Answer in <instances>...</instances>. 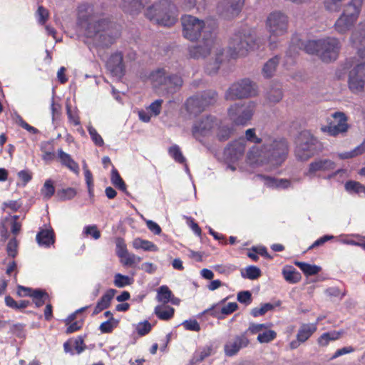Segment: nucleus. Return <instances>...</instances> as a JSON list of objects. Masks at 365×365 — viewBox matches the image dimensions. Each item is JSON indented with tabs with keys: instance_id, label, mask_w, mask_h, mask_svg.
<instances>
[{
	"instance_id": "obj_1",
	"label": "nucleus",
	"mask_w": 365,
	"mask_h": 365,
	"mask_svg": "<svg viewBox=\"0 0 365 365\" xmlns=\"http://www.w3.org/2000/svg\"><path fill=\"white\" fill-rule=\"evenodd\" d=\"M78 24L87 38H91L96 47L108 48L120 36V26L108 19H99L89 5L79 7Z\"/></svg>"
},
{
	"instance_id": "obj_2",
	"label": "nucleus",
	"mask_w": 365,
	"mask_h": 365,
	"mask_svg": "<svg viewBox=\"0 0 365 365\" xmlns=\"http://www.w3.org/2000/svg\"><path fill=\"white\" fill-rule=\"evenodd\" d=\"M288 152L289 145L284 138L265 135L262 145H255L250 148L247 159L251 164L280 165L287 158Z\"/></svg>"
},
{
	"instance_id": "obj_3",
	"label": "nucleus",
	"mask_w": 365,
	"mask_h": 365,
	"mask_svg": "<svg viewBox=\"0 0 365 365\" xmlns=\"http://www.w3.org/2000/svg\"><path fill=\"white\" fill-rule=\"evenodd\" d=\"M341 47L339 39L334 37L304 42L299 40L296 43L292 41L287 55L292 57L298 53V49L304 50L309 54H316L322 61L329 63L338 58Z\"/></svg>"
},
{
	"instance_id": "obj_4",
	"label": "nucleus",
	"mask_w": 365,
	"mask_h": 365,
	"mask_svg": "<svg viewBox=\"0 0 365 365\" xmlns=\"http://www.w3.org/2000/svg\"><path fill=\"white\" fill-rule=\"evenodd\" d=\"M262 43L263 40L256 36L253 29L243 28L236 31L230 39V56L233 58L245 56L249 51L259 48Z\"/></svg>"
},
{
	"instance_id": "obj_5",
	"label": "nucleus",
	"mask_w": 365,
	"mask_h": 365,
	"mask_svg": "<svg viewBox=\"0 0 365 365\" xmlns=\"http://www.w3.org/2000/svg\"><path fill=\"white\" fill-rule=\"evenodd\" d=\"M175 6L168 0H160L149 6L145 16L150 21L164 26H170L176 21Z\"/></svg>"
},
{
	"instance_id": "obj_6",
	"label": "nucleus",
	"mask_w": 365,
	"mask_h": 365,
	"mask_svg": "<svg viewBox=\"0 0 365 365\" xmlns=\"http://www.w3.org/2000/svg\"><path fill=\"white\" fill-rule=\"evenodd\" d=\"M351 67H353V68L349 73L348 85L351 92L357 93L364 90L365 76L364 63L354 64L353 59H348L343 65L342 70L344 72H341L340 70H338L336 74L339 78H341L346 71Z\"/></svg>"
},
{
	"instance_id": "obj_7",
	"label": "nucleus",
	"mask_w": 365,
	"mask_h": 365,
	"mask_svg": "<svg viewBox=\"0 0 365 365\" xmlns=\"http://www.w3.org/2000/svg\"><path fill=\"white\" fill-rule=\"evenodd\" d=\"M317 144V139L309 131H302L296 140V158L301 161L309 160L316 153Z\"/></svg>"
},
{
	"instance_id": "obj_8",
	"label": "nucleus",
	"mask_w": 365,
	"mask_h": 365,
	"mask_svg": "<svg viewBox=\"0 0 365 365\" xmlns=\"http://www.w3.org/2000/svg\"><path fill=\"white\" fill-rule=\"evenodd\" d=\"M289 26V17L284 13L275 11L270 13L266 20V27L269 31V45L272 49L275 48V42H272V37L282 36L287 34Z\"/></svg>"
},
{
	"instance_id": "obj_9",
	"label": "nucleus",
	"mask_w": 365,
	"mask_h": 365,
	"mask_svg": "<svg viewBox=\"0 0 365 365\" xmlns=\"http://www.w3.org/2000/svg\"><path fill=\"white\" fill-rule=\"evenodd\" d=\"M258 87L249 78L241 79L232 83L227 90L225 98L227 101L247 98L256 96Z\"/></svg>"
},
{
	"instance_id": "obj_10",
	"label": "nucleus",
	"mask_w": 365,
	"mask_h": 365,
	"mask_svg": "<svg viewBox=\"0 0 365 365\" xmlns=\"http://www.w3.org/2000/svg\"><path fill=\"white\" fill-rule=\"evenodd\" d=\"M256 106V103L252 101L235 103L227 110L229 118L237 125H247L254 115Z\"/></svg>"
},
{
	"instance_id": "obj_11",
	"label": "nucleus",
	"mask_w": 365,
	"mask_h": 365,
	"mask_svg": "<svg viewBox=\"0 0 365 365\" xmlns=\"http://www.w3.org/2000/svg\"><path fill=\"white\" fill-rule=\"evenodd\" d=\"M181 22L183 28V36L190 41L197 40L200 36L204 38L205 31H211V29L205 26L203 21L193 16H183Z\"/></svg>"
},
{
	"instance_id": "obj_12",
	"label": "nucleus",
	"mask_w": 365,
	"mask_h": 365,
	"mask_svg": "<svg viewBox=\"0 0 365 365\" xmlns=\"http://www.w3.org/2000/svg\"><path fill=\"white\" fill-rule=\"evenodd\" d=\"M217 125L218 120L215 117L203 116L193 123L192 135L197 140L202 142L203 138L211 135Z\"/></svg>"
},
{
	"instance_id": "obj_13",
	"label": "nucleus",
	"mask_w": 365,
	"mask_h": 365,
	"mask_svg": "<svg viewBox=\"0 0 365 365\" xmlns=\"http://www.w3.org/2000/svg\"><path fill=\"white\" fill-rule=\"evenodd\" d=\"M334 121L330 122L327 125L321 128L323 133H328L331 136H338L339 135H344L349 128L348 124V118L343 112H335L331 115Z\"/></svg>"
},
{
	"instance_id": "obj_14",
	"label": "nucleus",
	"mask_w": 365,
	"mask_h": 365,
	"mask_svg": "<svg viewBox=\"0 0 365 365\" xmlns=\"http://www.w3.org/2000/svg\"><path fill=\"white\" fill-rule=\"evenodd\" d=\"M215 48V43L212 31H205V37L196 46L189 48L190 57L199 59L207 56L211 51Z\"/></svg>"
},
{
	"instance_id": "obj_15",
	"label": "nucleus",
	"mask_w": 365,
	"mask_h": 365,
	"mask_svg": "<svg viewBox=\"0 0 365 365\" xmlns=\"http://www.w3.org/2000/svg\"><path fill=\"white\" fill-rule=\"evenodd\" d=\"M245 4V0H220L217 4V12L225 18H232L238 15Z\"/></svg>"
},
{
	"instance_id": "obj_16",
	"label": "nucleus",
	"mask_w": 365,
	"mask_h": 365,
	"mask_svg": "<svg viewBox=\"0 0 365 365\" xmlns=\"http://www.w3.org/2000/svg\"><path fill=\"white\" fill-rule=\"evenodd\" d=\"M250 341L247 336L243 333L235 336L225 344L224 350L225 355L228 356H235L241 349L247 347Z\"/></svg>"
},
{
	"instance_id": "obj_17",
	"label": "nucleus",
	"mask_w": 365,
	"mask_h": 365,
	"mask_svg": "<svg viewBox=\"0 0 365 365\" xmlns=\"http://www.w3.org/2000/svg\"><path fill=\"white\" fill-rule=\"evenodd\" d=\"M352 43L358 48V54L365 60V22L361 23L351 36Z\"/></svg>"
},
{
	"instance_id": "obj_18",
	"label": "nucleus",
	"mask_w": 365,
	"mask_h": 365,
	"mask_svg": "<svg viewBox=\"0 0 365 365\" xmlns=\"http://www.w3.org/2000/svg\"><path fill=\"white\" fill-rule=\"evenodd\" d=\"M245 149L246 140L244 138H241L230 143L225 149V153L231 160H237L243 156Z\"/></svg>"
},
{
	"instance_id": "obj_19",
	"label": "nucleus",
	"mask_w": 365,
	"mask_h": 365,
	"mask_svg": "<svg viewBox=\"0 0 365 365\" xmlns=\"http://www.w3.org/2000/svg\"><path fill=\"white\" fill-rule=\"evenodd\" d=\"M334 168L335 163L331 160L318 159L309 165V168L307 171L304 173V175L312 178L317 172L332 170Z\"/></svg>"
},
{
	"instance_id": "obj_20",
	"label": "nucleus",
	"mask_w": 365,
	"mask_h": 365,
	"mask_svg": "<svg viewBox=\"0 0 365 365\" xmlns=\"http://www.w3.org/2000/svg\"><path fill=\"white\" fill-rule=\"evenodd\" d=\"M123 54L116 52L110 56L108 62L107 68L115 76H122L124 74V65L123 63Z\"/></svg>"
},
{
	"instance_id": "obj_21",
	"label": "nucleus",
	"mask_w": 365,
	"mask_h": 365,
	"mask_svg": "<svg viewBox=\"0 0 365 365\" xmlns=\"http://www.w3.org/2000/svg\"><path fill=\"white\" fill-rule=\"evenodd\" d=\"M150 1V0H123L121 7L125 12L135 15L140 12Z\"/></svg>"
},
{
	"instance_id": "obj_22",
	"label": "nucleus",
	"mask_w": 365,
	"mask_h": 365,
	"mask_svg": "<svg viewBox=\"0 0 365 365\" xmlns=\"http://www.w3.org/2000/svg\"><path fill=\"white\" fill-rule=\"evenodd\" d=\"M182 83V79L180 76L168 73L161 90L168 93H174L180 89Z\"/></svg>"
},
{
	"instance_id": "obj_23",
	"label": "nucleus",
	"mask_w": 365,
	"mask_h": 365,
	"mask_svg": "<svg viewBox=\"0 0 365 365\" xmlns=\"http://www.w3.org/2000/svg\"><path fill=\"white\" fill-rule=\"evenodd\" d=\"M168 73L165 68H159L149 74L148 79L155 88L161 90Z\"/></svg>"
},
{
	"instance_id": "obj_24",
	"label": "nucleus",
	"mask_w": 365,
	"mask_h": 365,
	"mask_svg": "<svg viewBox=\"0 0 365 365\" xmlns=\"http://www.w3.org/2000/svg\"><path fill=\"white\" fill-rule=\"evenodd\" d=\"M257 177L263 180L268 187L287 189L291 186V182L287 179H277L262 175H258Z\"/></svg>"
},
{
	"instance_id": "obj_25",
	"label": "nucleus",
	"mask_w": 365,
	"mask_h": 365,
	"mask_svg": "<svg viewBox=\"0 0 365 365\" xmlns=\"http://www.w3.org/2000/svg\"><path fill=\"white\" fill-rule=\"evenodd\" d=\"M362 3V0H351L346 5L342 14L356 21L361 11Z\"/></svg>"
},
{
	"instance_id": "obj_26",
	"label": "nucleus",
	"mask_w": 365,
	"mask_h": 365,
	"mask_svg": "<svg viewBox=\"0 0 365 365\" xmlns=\"http://www.w3.org/2000/svg\"><path fill=\"white\" fill-rule=\"evenodd\" d=\"M205 105L206 103L199 96L190 97L185 103L186 110L191 114H197L202 112Z\"/></svg>"
},
{
	"instance_id": "obj_27",
	"label": "nucleus",
	"mask_w": 365,
	"mask_h": 365,
	"mask_svg": "<svg viewBox=\"0 0 365 365\" xmlns=\"http://www.w3.org/2000/svg\"><path fill=\"white\" fill-rule=\"evenodd\" d=\"M58 157L60 159V161L63 165L68 168L74 173L78 174V164L72 159L71 156L69 154L65 153L62 149H58Z\"/></svg>"
},
{
	"instance_id": "obj_28",
	"label": "nucleus",
	"mask_w": 365,
	"mask_h": 365,
	"mask_svg": "<svg viewBox=\"0 0 365 365\" xmlns=\"http://www.w3.org/2000/svg\"><path fill=\"white\" fill-rule=\"evenodd\" d=\"M351 18L341 14L334 24V29L339 34H345L349 31L355 24Z\"/></svg>"
},
{
	"instance_id": "obj_29",
	"label": "nucleus",
	"mask_w": 365,
	"mask_h": 365,
	"mask_svg": "<svg viewBox=\"0 0 365 365\" xmlns=\"http://www.w3.org/2000/svg\"><path fill=\"white\" fill-rule=\"evenodd\" d=\"M316 324H303L300 326L297 331V336L299 341L304 343L310 338V336L316 331Z\"/></svg>"
},
{
	"instance_id": "obj_30",
	"label": "nucleus",
	"mask_w": 365,
	"mask_h": 365,
	"mask_svg": "<svg viewBox=\"0 0 365 365\" xmlns=\"http://www.w3.org/2000/svg\"><path fill=\"white\" fill-rule=\"evenodd\" d=\"M36 241L39 245L49 247L55 242L52 230H42L36 235Z\"/></svg>"
},
{
	"instance_id": "obj_31",
	"label": "nucleus",
	"mask_w": 365,
	"mask_h": 365,
	"mask_svg": "<svg viewBox=\"0 0 365 365\" xmlns=\"http://www.w3.org/2000/svg\"><path fill=\"white\" fill-rule=\"evenodd\" d=\"M215 58L213 63H210L206 67V72L210 74L216 73L218 71L221 63L225 60L223 49L220 48H216L215 49Z\"/></svg>"
},
{
	"instance_id": "obj_32",
	"label": "nucleus",
	"mask_w": 365,
	"mask_h": 365,
	"mask_svg": "<svg viewBox=\"0 0 365 365\" xmlns=\"http://www.w3.org/2000/svg\"><path fill=\"white\" fill-rule=\"evenodd\" d=\"M40 150L42 152L41 158L46 163H49L54 160L56 155L51 142L43 141L41 143Z\"/></svg>"
},
{
	"instance_id": "obj_33",
	"label": "nucleus",
	"mask_w": 365,
	"mask_h": 365,
	"mask_svg": "<svg viewBox=\"0 0 365 365\" xmlns=\"http://www.w3.org/2000/svg\"><path fill=\"white\" fill-rule=\"evenodd\" d=\"M282 274L285 280L292 284L297 283L302 279L301 274L292 266H285Z\"/></svg>"
},
{
	"instance_id": "obj_34",
	"label": "nucleus",
	"mask_w": 365,
	"mask_h": 365,
	"mask_svg": "<svg viewBox=\"0 0 365 365\" xmlns=\"http://www.w3.org/2000/svg\"><path fill=\"white\" fill-rule=\"evenodd\" d=\"M175 309L170 306L158 305L155 307L154 313L161 320H169L174 315Z\"/></svg>"
},
{
	"instance_id": "obj_35",
	"label": "nucleus",
	"mask_w": 365,
	"mask_h": 365,
	"mask_svg": "<svg viewBox=\"0 0 365 365\" xmlns=\"http://www.w3.org/2000/svg\"><path fill=\"white\" fill-rule=\"evenodd\" d=\"M282 97L283 93L279 85L272 86L266 93V98L269 103H279Z\"/></svg>"
},
{
	"instance_id": "obj_36",
	"label": "nucleus",
	"mask_w": 365,
	"mask_h": 365,
	"mask_svg": "<svg viewBox=\"0 0 365 365\" xmlns=\"http://www.w3.org/2000/svg\"><path fill=\"white\" fill-rule=\"evenodd\" d=\"M279 63V58L277 56L270 58L267 61L262 68V73L266 78L272 77Z\"/></svg>"
},
{
	"instance_id": "obj_37",
	"label": "nucleus",
	"mask_w": 365,
	"mask_h": 365,
	"mask_svg": "<svg viewBox=\"0 0 365 365\" xmlns=\"http://www.w3.org/2000/svg\"><path fill=\"white\" fill-rule=\"evenodd\" d=\"M212 349L209 346L203 347L197 350L190 361V365H195L202 361L205 358L210 356Z\"/></svg>"
},
{
	"instance_id": "obj_38",
	"label": "nucleus",
	"mask_w": 365,
	"mask_h": 365,
	"mask_svg": "<svg viewBox=\"0 0 365 365\" xmlns=\"http://www.w3.org/2000/svg\"><path fill=\"white\" fill-rule=\"evenodd\" d=\"M297 265L307 276H312L317 274L321 271V267L315 265L310 264L303 262L296 261L294 262Z\"/></svg>"
},
{
	"instance_id": "obj_39",
	"label": "nucleus",
	"mask_w": 365,
	"mask_h": 365,
	"mask_svg": "<svg viewBox=\"0 0 365 365\" xmlns=\"http://www.w3.org/2000/svg\"><path fill=\"white\" fill-rule=\"evenodd\" d=\"M281 304V302L278 301L275 304L265 303L261 304L260 307L253 308L251 311V314L254 317H257L264 315L269 311L272 310L274 307H279Z\"/></svg>"
},
{
	"instance_id": "obj_40",
	"label": "nucleus",
	"mask_w": 365,
	"mask_h": 365,
	"mask_svg": "<svg viewBox=\"0 0 365 365\" xmlns=\"http://www.w3.org/2000/svg\"><path fill=\"white\" fill-rule=\"evenodd\" d=\"M341 333L339 331H333L322 334L318 338V344L322 346H326L331 341H335L340 338Z\"/></svg>"
},
{
	"instance_id": "obj_41",
	"label": "nucleus",
	"mask_w": 365,
	"mask_h": 365,
	"mask_svg": "<svg viewBox=\"0 0 365 365\" xmlns=\"http://www.w3.org/2000/svg\"><path fill=\"white\" fill-rule=\"evenodd\" d=\"M32 299L36 307H40L48 299V294L44 290L36 289L32 294Z\"/></svg>"
},
{
	"instance_id": "obj_42",
	"label": "nucleus",
	"mask_w": 365,
	"mask_h": 365,
	"mask_svg": "<svg viewBox=\"0 0 365 365\" xmlns=\"http://www.w3.org/2000/svg\"><path fill=\"white\" fill-rule=\"evenodd\" d=\"M133 247L135 249H142L145 251H154L156 252L158 250V247L153 244L152 242L148 240H142L140 238H137L134 240L133 242Z\"/></svg>"
},
{
	"instance_id": "obj_43",
	"label": "nucleus",
	"mask_w": 365,
	"mask_h": 365,
	"mask_svg": "<svg viewBox=\"0 0 365 365\" xmlns=\"http://www.w3.org/2000/svg\"><path fill=\"white\" fill-rule=\"evenodd\" d=\"M217 127L216 136L220 141L227 140L231 137L233 133V128L232 127L219 124Z\"/></svg>"
},
{
	"instance_id": "obj_44",
	"label": "nucleus",
	"mask_w": 365,
	"mask_h": 365,
	"mask_svg": "<svg viewBox=\"0 0 365 365\" xmlns=\"http://www.w3.org/2000/svg\"><path fill=\"white\" fill-rule=\"evenodd\" d=\"M110 180L112 184L121 191L126 192V185L122 178L120 177L118 171L113 167L111 170Z\"/></svg>"
},
{
	"instance_id": "obj_45",
	"label": "nucleus",
	"mask_w": 365,
	"mask_h": 365,
	"mask_svg": "<svg viewBox=\"0 0 365 365\" xmlns=\"http://www.w3.org/2000/svg\"><path fill=\"white\" fill-rule=\"evenodd\" d=\"M173 297V293L166 285L160 287L158 289L157 299L160 302L167 304Z\"/></svg>"
},
{
	"instance_id": "obj_46",
	"label": "nucleus",
	"mask_w": 365,
	"mask_h": 365,
	"mask_svg": "<svg viewBox=\"0 0 365 365\" xmlns=\"http://www.w3.org/2000/svg\"><path fill=\"white\" fill-rule=\"evenodd\" d=\"M116 290L114 289H109L101 297L97 302L105 309L108 308L110 305L111 300L113 299Z\"/></svg>"
},
{
	"instance_id": "obj_47",
	"label": "nucleus",
	"mask_w": 365,
	"mask_h": 365,
	"mask_svg": "<svg viewBox=\"0 0 365 365\" xmlns=\"http://www.w3.org/2000/svg\"><path fill=\"white\" fill-rule=\"evenodd\" d=\"M271 327V324H255L250 323L248 329L243 332L245 336H247L249 333L252 334H256L262 333L264 329H267Z\"/></svg>"
},
{
	"instance_id": "obj_48",
	"label": "nucleus",
	"mask_w": 365,
	"mask_h": 365,
	"mask_svg": "<svg viewBox=\"0 0 365 365\" xmlns=\"http://www.w3.org/2000/svg\"><path fill=\"white\" fill-rule=\"evenodd\" d=\"M277 336V333L274 330L267 329L257 336V341L261 343H269L273 341Z\"/></svg>"
},
{
	"instance_id": "obj_49",
	"label": "nucleus",
	"mask_w": 365,
	"mask_h": 365,
	"mask_svg": "<svg viewBox=\"0 0 365 365\" xmlns=\"http://www.w3.org/2000/svg\"><path fill=\"white\" fill-rule=\"evenodd\" d=\"M345 189L349 193H361L365 192V188L362 184L356 181L349 180L345 183Z\"/></svg>"
},
{
	"instance_id": "obj_50",
	"label": "nucleus",
	"mask_w": 365,
	"mask_h": 365,
	"mask_svg": "<svg viewBox=\"0 0 365 365\" xmlns=\"http://www.w3.org/2000/svg\"><path fill=\"white\" fill-rule=\"evenodd\" d=\"M76 195V190L73 187L58 190L56 196L63 201L73 199Z\"/></svg>"
},
{
	"instance_id": "obj_51",
	"label": "nucleus",
	"mask_w": 365,
	"mask_h": 365,
	"mask_svg": "<svg viewBox=\"0 0 365 365\" xmlns=\"http://www.w3.org/2000/svg\"><path fill=\"white\" fill-rule=\"evenodd\" d=\"M114 285L118 288L125 287L130 285L133 282V279L128 276L123 275L120 273L115 274L114 276Z\"/></svg>"
},
{
	"instance_id": "obj_52",
	"label": "nucleus",
	"mask_w": 365,
	"mask_h": 365,
	"mask_svg": "<svg viewBox=\"0 0 365 365\" xmlns=\"http://www.w3.org/2000/svg\"><path fill=\"white\" fill-rule=\"evenodd\" d=\"M241 274L243 278L255 279L261 275V271L258 267L251 265L245 269V272H242Z\"/></svg>"
},
{
	"instance_id": "obj_53",
	"label": "nucleus",
	"mask_w": 365,
	"mask_h": 365,
	"mask_svg": "<svg viewBox=\"0 0 365 365\" xmlns=\"http://www.w3.org/2000/svg\"><path fill=\"white\" fill-rule=\"evenodd\" d=\"M168 153L178 163H185V158L183 156L180 148L178 145H174L171 146L169 150Z\"/></svg>"
},
{
	"instance_id": "obj_54",
	"label": "nucleus",
	"mask_w": 365,
	"mask_h": 365,
	"mask_svg": "<svg viewBox=\"0 0 365 365\" xmlns=\"http://www.w3.org/2000/svg\"><path fill=\"white\" fill-rule=\"evenodd\" d=\"M259 138L256 135L255 129V128H249L245 131V140L257 144L256 145H259L258 144L264 143V137Z\"/></svg>"
},
{
	"instance_id": "obj_55",
	"label": "nucleus",
	"mask_w": 365,
	"mask_h": 365,
	"mask_svg": "<svg viewBox=\"0 0 365 365\" xmlns=\"http://www.w3.org/2000/svg\"><path fill=\"white\" fill-rule=\"evenodd\" d=\"M88 133L94 144L97 146L101 147L104 145V141L102 137L98 134L97 130L91 125L88 127Z\"/></svg>"
},
{
	"instance_id": "obj_56",
	"label": "nucleus",
	"mask_w": 365,
	"mask_h": 365,
	"mask_svg": "<svg viewBox=\"0 0 365 365\" xmlns=\"http://www.w3.org/2000/svg\"><path fill=\"white\" fill-rule=\"evenodd\" d=\"M6 252L9 256L14 258L18 254V241L16 237L11 238L7 244Z\"/></svg>"
},
{
	"instance_id": "obj_57",
	"label": "nucleus",
	"mask_w": 365,
	"mask_h": 365,
	"mask_svg": "<svg viewBox=\"0 0 365 365\" xmlns=\"http://www.w3.org/2000/svg\"><path fill=\"white\" fill-rule=\"evenodd\" d=\"M36 15L38 19V22L43 25L48 19V11L43 6H39L36 12Z\"/></svg>"
},
{
	"instance_id": "obj_58",
	"label": "nucleus",
	"mask_w": 365,
	"mask_h": 365,
	"mask_svg": "<svg viewBox=\"0 0 365 365\" xmlns=\"http://www.w3.org/2000/svg\"><path fill=\"white\" fill-rule=\"evenodd\" d=\"M55 192L54 186L53 185L52 181L48 180L45 182L43 188L41 189V193L46 199L50 198Z\"/></svg>"
},
{
	"instance_id": "obj_59",
	"label": "nucleus",
	"mask_w": 365,
	"mask_h": 365,
	"mask_svg": "<svg viewBox=\"0 0 365 365\" xmlns=\"http://www.w3.org/2000/svg\"><path fill=\"white\" fill-rule=\"evenodd\" d=\"M83 232L86 236L91 235L94 240H98L101 237V232L95 225L86 226Z\"/></svg>"
},
{
	"instance_id": "obj_60",
	"label": "nucleus",
	"mask_w": 365,
	"mask_h": 365,
	"mask_svg": "<svg viewBox=\"0 0 365 365\" xmlns=\"http://www.w3.org/2000/svg\"><path fill=\"white\" fill-rule=\"evenodd\" d=\"M152 329L150 323L145 320L143 322H140L137 325L136 330L140 336H145L148 334Z\"/></svg>"
},
{
	"instance_id": "obj_61",
	"label": "nucleus",
	"mask_w": 365,
	"mask_h": 365,
	"mask_svg": "<svg viewBox=\"0 0 365 365\" xmlns=\"http://www.w3.org/2000/svg\"><path fill=\"white\" fill-rule=\"evenodd\" d=\"M237 299L239 302L248 305L252 302V294L250 291H242L238 292Z\"/></svg>"
},
{
	"instance_id": "obj_62",
	"label": "nucleus",
	"mask_w": 365,
	"mask_h": 365,
	"mask_svg": "<svg viewBox=\"0 0 365 365\" xmlns=\"http://www.w3.org/2000/svg\"><path fill=\"white\" fill-rule=\"evenodd\" d=\"M117 323L118 322L107 320L100 325L99 329L102 333L104 334L110 333L116 326Z\"/></svg>"
},
{
	"instance_id": "obj_63",
	"label": "nucleus",
	"mask_w": 365,
	"mask_h": 365,
	"mask_svg": "<svg viewBox=\"0 0 365 365\" xmlns=\"http://www.w3.org/2000/svg\"><path fill=\"white\" fill-rule=\"evenodd\" d=\"M25 325L21 323L14 324L10 328V331L16 336L22 338L25 336L24 333Z\"/></svg>"
},
{
	"instance_id": "obj_64",
	"label": "nucleus",
	"mask_w": 365,
	"mask_h": 365,
	"mask_svg": "<svg viewBox=\"0 0 365 365\" xmlns=\"http://www.w3.org/2000/svg\"><path fill=\"white\" fill-rule=\"evenodd\" d=\"M185 329L199 331L200 330V326L195 319L185 320L182 324Z\"/></svg>"
}]
</instances>
